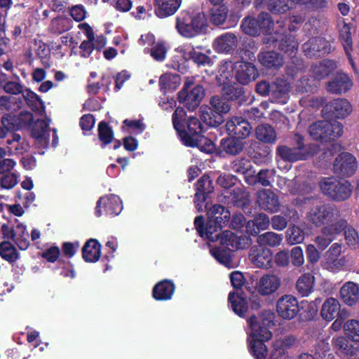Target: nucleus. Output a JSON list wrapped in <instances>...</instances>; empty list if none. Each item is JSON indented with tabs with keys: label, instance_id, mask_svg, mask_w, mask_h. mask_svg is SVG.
Segmentation results:
<instances>
[{
	"label": "nucleus",
	"instance_id": "nucleus-27",
	"mask_svg": "<svg viewBox=\"0 0 359 359\" xmlns=\"http://www.w3.org/2000/svg\"><path fill=\"white\" fill-rule=\"evenodd\" d=\"M290 84L282 78H277L272 82L271 97L273 102L285 104L289 97Z\"/></svg>",
	"mask_w": 359,
	"mask_h": 359
},
{
	"label": "nucleus",
	"instance_id": "nucleus-44",
	"mask_svg": "<svg viewBox=\"0 0 359 359\" xmlns=\"http://www.w3.org/2000/svg\"><path fill=\"white\" fill-rule=\"evenodd\" d=\"M180 76L177 74L166 73L159 79V87L164 93L172 92L180 85Z\"/></svg>",
	"mask_w": 359,
	"mask_h": 359
},
{
	"label": "nucleus",
	"instance_id": "nucleus-36",
	"mask_svg": "<svg viewBox=\"0 0 359 359\" xmlns=\"http://www.w3.org/2000/svg\"><path fill=\"white\" fill-rule=\"evenodd\" d=\"M182 0H155V14L160 18L172 15L180 6Z\"/></svg>",
	"mask_w": 359,
	"mask_h": 359
},
{
	"label": "nucleus",
	"instance_id": "nucleus-32",
	"mask_svg": "<svg viewBox=\"0 0 359 359\" xmlns=\"http://www.w3.org/2000/svg\"><path fill=\"white\" fill-rule=\"evenodd\" d=\"M225 203L231 204L237 208H245L249 204V199L246 193L239 187L231 190L224 191L222 193Z\"/></svg>",
	"mask_w": 359,
	"mask_h": 359
},
{
	"label": "nucleus",
	"instance_id": "nucleus-62",
	"mask_svg": "<svg viewBox=\"0 0 359 359\" xmlns=\"http://www.w3.org/2000/svg\"><path fill=\"white\" fill-rule=\"evenodd\" d=\"M210 104L211 107L216 109L218 112L224 116V114H227L231 108V105L229 101L226 100L222 95L212 96L210 99Z\"/></svg>",
	"mask_w": 359,
	"mask_h": 359
},
{
	"label": "nucleus",
	"instance_id": "nucleus-26",
	"mask_svg": "<svg viewBox=\"0 0 359 359\" xmlns=\"http://www.w3.org/2000/svg\"><path fill=\"white\" fill-rule=\"evenodd\" d=\"M175 284L170 279L158 282L152 289V297L156 301H168L172 299L175 291Z\"/></svg>",
	"mask_w": 359,
	"mask_h": 359
},
{
	"label": "nucleus",
	"instance_id": "nucleus-15",
	"mask_svg": "<svg viewBox=\"0 0 359 359\" xmlns=\"http://www.w3.org/2000/svg\"><path fill=\"white\" fill-rule=\"evenodd\" d=\"M276 311L283 319L292 320L299 313V304L294 296L285 294L278 299Z\"/></svg>",
	"mask_w": 359,
	"mask_h": 359
},
{
	"label": "nucleus",
	"instance_id": "nucleus-2",
	"mask_svg": "<svg viewBox=\"0 0 359 359\" xmlns=\"http://www.w3.org/2000/svg\"><path fill=\"white\" fill-rule=\"evenodd\" d=\"M208 27V20L203 12L194 14L182 11L176 18L175 28L184 38L191 39L205 34Z\"/></svg>",
	"mask_w": 359,
	"mask_h": 359
},
{
	"label": "nucleus",
	"instance_id": "nucleus-48",
	"mask_svg": "<svg viewBox=\"0 0 359 359\" xmlns=\"http://www.w3.org/2000/svg\"><path fill=\"white\" fill-rule=\"evenodd\" d=\"M255 136L260 142L274 143L276 140V132L270 125L261 124L255 129Z\"/></svg>",
	"mask_w": 359,
	"mask_h": 359
},
{
	"label": "nucleus",
	"instance_id": "nucleus-12",
	"mask_svg": "<svg viewBox=\"0 0 359 359\" xmlns=\"http://www.w3.org/2000/svg\"><path fill=\"white\" fill-rule=\"evenodd\" d=\"M352 111V105L345 98H337L327 103L322 109L323 116L328 119L344 118Z\"/></svg>",
	"mask_w": 359,
	"mask_h": 359
},
{
	"label": "nucleus",
	"instance_id": "nucleus-9",
	"mask_svg": "<svg viewBox=\"0 0 359 359\" xmlns=\"http://www.w3.org/2000/svg\"><path fill=\"white\" fill-rule=\"evenodd\" d=\"M265 43L278 50L283 52L290 57L296 54L299 43L295 37L291 34L276 33L265 39Z\"/></svg>",
	"mask_w": 359,
	"mask_h": 359
},
{
	"label": "nucleus",
	"instance_id": "nucleus-54",
	"mask_svg": "<svg viewBox=\"0 0 359 359\" xmlns=\"http://www.w3.org/2000/svg\"><path fill=\"white\" fill-rule=\"evenodd\" d=\"M313 278L309 273L302 275L296 283V289L302 297H307L313 291Z\"/></svg>",
	"mask_w": 359,
	"mask_h": 359
},
{
	"label": "nucleus",
	"instance_id": "nucleus-61",
	"mask_svg": "<svg viewBox=\"0 0 359 359\" xmlns=\"http://www.w3.org/2000/svg\"><path fill=\"white\" fill-rule=\"evenodd\" d=\"M305 237L304 231L300 227L292 225L286 231V239L288 243L295 245L304 241Z\"/></svg>",
	"mask_w": 359,
	"mask_h": 359
},
{
	"label": "nucleus",
	"instance_id": "nucleus-46",
	"mask_svg": "<svg viewBox=\"0 0 359 359\" xmlns=\"http://www.w3.org/2000/svg\"><path fill=\"white\" fill-rule=\"evenodd\" d=\"M183 57L187 60H191L198 67L210 65L212 62L211 58L208 55L194 48L185 50Z\"/></svg>",
	"mask_w": 359,
	"mask_h": 359
},
{
	"label": "nucleus",
	"instance_id": "nucleus-20",
	"mask_svg": "<svg viewBox=\"0 0 359 359\" xmlns=\"http://www.w3.org/2000/svg\"><path fill=\"white\" fill-rule=\"evenodd\" d=\"M221 94L229 102L241 106L248 101L245 88L236 83H224L222 85Z\"/></svg>",
	"mask_w": 359,
	"mask_h": 359
},
{
	"label": "nucleus",
	"instance_id": "nucleus-53",
	"mask_svg": "<svg viewBox=\"0 0 359 359\" xmlns=\"http://www.w3.org/2000/svg\"><path fill=\"white\" fill-rule=\"evenodd\" d=\"M318 306L315 302L302 301L299 304V315L302 320H314L318 314Z\"/></svg>",
	"mask_w": 359,
	"mask_h": 359
},
{
	"label": "nucleus",
	"instance_id": "nucleus-43",
	"mask_svg": "<svg viewBox=\"0 0 359 359\" xmlns=\"http://www.w3.org/2000/svg\"><path fill=\"white\" fill-rule=\"evenodd\" d=\"M0 256L4 260L11 264L20 259V253L10 241H4L0 243Z\"/></svg>",
	"mask_w": 359,
	"mask_h": 359
},
{
	"label": "nucleus",
	"instance_id": "nucleus-1",
	"mask_svg": "<svg viewBox=\"0 0 359 359\" xmlns=\"http://www.w3.org/2000/svg\"><path fill=\"white\" fill-rule=\"evenodd\" d=\"M187 112L182 107L176 108L172 116L174 129L182 144L189 147H196L205 154L215 150V143L203 135V128L200 120L194 116L186 120Z\"/></svg>",
	"mask_w": 359,
	"mask_h": 359
},
{
	"label": "nucleus",
	"instance_id": "nucleus-22",
	"mask_svg": "<svg viewBox=\"0 0 359 359\" xmlns=\"http://www.w3.org/2000/svg\"><path fill=\"white\" fill-rule=\"evenodd\" d=\"M234 69L235 78L242 85L250 83L258 76V71L252 62H237L234 65Z\"/></svg>",
	"mask_w": 359,
	"mask_h": 359
},
{
	"label": "nucleus",
	"instance_id": "nucleus-23",
	"mask_svg": "<svg viewBox=\"0 0 359 359\" xmlns=\"http://www.w3.org/2000/svg\"><path fill=\"white\" fill-rule=\"evenodd\" d=\"M246 141L227 135L219 141L218 151L229 156H236L241 154L245 149Z\"/></svg>",
	"mask_w": 359,
	"mask_h": 359
},
{
	"label": "nucleus",
	"instance_id": "nucleus-5",
	"mask_svg": "<svg viewBox=\"0 0 359 359\" xmlns=\"http://www.w3.org/2000/svg\"><path fill=\"white\" fill-rule=\"evenodd\" d=\"M309 133L313 140L328 142L343 135V125L337 121H318L309 126Z\"/></svg>",
	"mask_w": 359,
	"mask_h": 359
},
{
	"label": "nucleus",
	"instance_id": "nucleus-4",
	"mask_svg": "<svg viewBox=\"0 0 359 359\" xmlns=\"http://www.w3.org/2000/svg\"><path fill=\"white\" fill-rule=\"evenodd\" d=\"M232 287L236 291H231L228 296V302L233 312L240 317H245L248 312V306L242 287L245 283L243 274L238 271H234L229 276Z\"/></svg>",
	"mask_w": 359,
	"mask_h": 359
},
{
	"label": "nucleus",
	"instance_id": "nucleus-29",
	"mask_svg": "<svg viewBox=\"0 0 359 359\" xmlns=\"http://www.w3.org/2000/svg\"><path fill=\"white\" fill-rule=\"evenodd\" d=\"M250 258L252 263L259 268L269 269L272 266L273 253L268 248L260 247L252 249Z\"/></svg>",
	"mask_w": 359,
	"mask_h": 359
},
{
	"label": "nucleus",
	"instance_id": "nucleus-39",
	"mask_svg": "<svg viewBox=\"0 0 359 359\" xmlns=\"http://www.w3.org/2000/svg\"><path fill=\"white\" fill-rule=\"evenodd\" d=\"M200 111L203 123L210 127H218L224 121V116L211 107L203 106Z\"/></svg>",
	"mask_w": 359,
	"mask_h": 359
},
{
	"label": "nucleus",
	"instance_id": "nucleus-55",
	"mask_svg": "<svg viewBox=\"0 0 359 359\" xmlns=\"http://www.w3.org/2000/svg\"><path fill=\"white\" fill-rule=\"evenodd\" d=\"M347 227V221L340 219L335 222L327 224L321 229V233L330 237L333 241L337 235H339Z\"/></svg>",
	"mask_w": 359,
	"mask_h": 359
},
{
	"label": "nucleus",
	"instance_id": "nucleus-45",
	"mask_svg": "<svg viewBox=\"0 0 359 359\" xmlns=\"http://www.w3.org/2000/svg\"><path fill=\"white\" fill-rule=\"evenodd\" d=\"M229 13V8L226 5L215 6L209 11L210 21L215 26L224 25L227 20Z\"/></svg>",
	"mask_w": 359,
	"mask_h": 359
},
{
	"label": "nucleus",
	"instance_id": "nucleus-50",
	"mask_svg": "<svg viewBox=\"0 0 359 359\" xmlns=\"http://www.w3.org/2000/svg\"><path fill=\"white\" fill-rule=\"evenodd\" d=\"M283 239V234L273 231H267L257 236V242L260 246L276 248L279 246Z\"/></svg>",
	"mask_w": 359,
	"mask_h": 359
},
{
	"label": "nucleus",
	"instance_id": "nucleus-30",
	"mask_svg": "<svg viewBox=\"0 0 359 359\" xmlns=\"http://www.w3.org/2000/svg\"><path fill=\"white\" fill-rule=\"evenodd\" d=\"M297 217L298 212L295 209L286 207L281 211L280 214L271 217L270 224L273 229L283 231L287 226L289 221Z\"/></svg>",
	"mask_w": 359,
	"mask_h": 359
},
{
	"label": "nucleus",
	"instance_id": "nucleus-56",
	"mask_svg": "<svg viewBox=\"0 0 359 359\" xmlns=\"http://www.w3.org/2000/svg\"><path fill=\"white\" fill-rule=\"evenodd\" d=\"M249 351L255 359H266L268 349L264 341L260 339H251L249 343Z\"/></svg>",
	"mask_w": 359,
	"mask_h": 359
},
{
	"label": "nucleus",
	"instance_id": "nucleus-63",
	"mask_svg": "<svg viewBox=\"0 0 359 359\" xmlns=\"http://www.w3.org/2000/svg\"><path fill=\"white\" fill-rule=\"evenodd\" d=\"M144 53H150V55L154 60L161 62L165 58L167 48L164 42L158 41L157 43H154V46L151 48H145Z\"/></svg>",
	"mask_w": 359,
	"mask_h": 359
},
{
	"label": "nucleus",
	"instance_id": "nucleus-37",
	"mask_svg": "<svg viewBox=\"0 0 359 359\" xmlns=\"http://www.w3.org/2000/svg\"><path fill=\"white\" fill-rule=\"evenodd\" d=\"M339 39L344 47L346 55L351 67L355 69V65L351 56L353 50V41L351 33V25L343 22V25L339 29Z\"/></svg>",
	"mask_w": 359,
	"mask_h": 359
},
{
	"label": "nucleus",
	"instance_id": "nucleus-25",
	"mask_svg": "<svg viewBox=\"0 0 359 359\" xmlns=\"http://www.w3.org/2000/svg\"><path fill=\"white\" fill-rule=\"evenodd\" d=\"M238 46V38L236 34L226 32L217 37L213 43L215 50L219 53H232Z\"/></svg>",
	"mask_w": 359,
	"mask_h": 359
},
{
	"label": "nucleus",
	"instance_id": "nucleus-8",
	"mask_svg": "<svg viewBox=\"0 0 359 359\" xmlns=\"http://www.w3.org/2000/svg\"><path fill=\"white\" fill-rule=\"evenodd\" d=\"M340 217L339 210L330 203H320L311 208L307 214L309 221L320 227L337 220Z\"/></svg>",
	"mask_w": 359,
	"mask_h": 359
},
{
	"label": "nucleus",
	"instance_id": "nucleus-41",
	"mask_svg": "<svg viewBox=\"0 0 359 359\" xmlns=\"http://www.w3.org/2000/svg\"><path fill=\"white\" fill-rule=\"evenodd\" d=\"M276 156L284 162L294 163L300 161H306L302 154H299L292 147L279 145L276 148Z\"/></svg>",
	"mask_w": 359,
	"mask_h": 359
},
{
	"label": "nucleus",
	"instance_id": "nucleus-38",
	"mask_svg": "<svg viewBox=\"0 0 359 359\" xmlns=\"http://www.w3.org/2000/svg\"><path fill=\"white\" fill-rule=\"evenodd\" d=\"M359 297V287L353 282L348 281L340 289V297L342 302L350 306L355 305Z\"/></svg>",
	"mask_w": 359,
	"mask_h": 359
},
{
	"label": "nucleus",
	"instance_id": "nucleus-11",
	"mask_svg": "<svg viewBox=\"0 0 359 359\" xmlns=\"http://www.w3.org/2000/svg\"><path fill=\"white\" fill-rule=\"evenodd\" d=\"M122 210V201L119 196L109 194L98 199L95 208V215L97 217H100L103 214L109 217H115L119 215Z\"/></svg>",
	"mask_w": 359,
	"mask_h": 359
},
{
	"label": "nucleus",
	"instance_id": "nucleus-24",
	"mask_svg": "<svg viewBox=\"0 0 359 359\" xmlns=\"http://www.w3.org/2000/svg\"><path fill=\"white\" fill-rule=\"evenodd\" d=\"M280 278L278 276L265 274L257 283L256 290L262 296L271 295L280 287Z\"/></svg>",
	"mask_w": 359,
	"mask_h": 359
},
{
	"label": "nucleus",
	"instance_id": "nucleus-7",
	"mask_svg": "<svg viewBox=\"0 0 359 359\" xmlns=\"http://www.w3.org/2000/svg\"><path fill=\"white\" fill-rule=\"evenodd\" d=\"M204 96L203 86L195 84L193 79L187 78L182 90L177 93V100L188 110L194 111L198 107Z\"/></svg>",
	"mask_w": 359,
	"mask_h": 359
},
{
	"label": "nucleus",
	"instance_id": "nucleus-33",
	"mask_svg": "<svg viewBox=\"0 0 359 359\" xmlns=\"http://www.w3.org/2000/svg\"><path fill=\"white\" fill-rule=\"evenodd\" d=\"M205 209L207 211L208 219H213L223 226H226L229 224L231 219V213L224 206L215 204L208 208V203H206Z\"/></svg>",
	"mask_w": 359,
	"mask_h": 359
},
{
	"label": "nucleus",
	"instance_id": "nucleus-60",
	"mask_svg": "<svg viewBox=\"0 0 359 359\" xmlns=\"http://www.w3.org/2000/svg\"><path fill=\"white\" fill-rule=\"evenodd\" d=\"M258 26L260 33L264 34H271V31L273 27V20L271 15L266 12H261L257 17Z\"/></svg>",
	"mask_w": 359,
	"mask_h": 359
},
{
	"label": "nucleus",
	"instance_id": "nucleus-21",
	"mask_svg": "<svg viewBox=\"0 0 359 359\" xmlns=\"http://www.w3.org/2000/svg\"><path fill=\"white\" fill-rule=\"evenodd\" d=\"M353 87L349 76L344 72H337L326 83L327 90L335 95L346 93Z\"/></svg>",
	"mask_w": 359,
	"mask_h": 359
},
{
	"label": "nucleus",
	"instance_id": "nucleus-57",
	"mask_svg": "<svg viewBox=\"0 0 359 359\" xmlns=\"http://www.w3.org/2000/svg\"><path fill=\"white\" fill-rule=\"evenodd\" d=\"M345 337L351 341L359 342V320L351 319L343 325Z\"/></svg>",
	"mask_w": 359,
	"mask_h": 359
},
{
	"label": "nucleus",
	"instance_id": "nucleus-17",
	"mask_svg": "<svg viewBox=\"0 0 359 359\" xmlns=\"http://www.w3.org/2000/svg\"><path fill=\"white\" fill-rule=\"evenodd\" d=\"M257 203L262 210L270 213L278 212L280 208L278 196L267 189H263L257 193Z\"/></svg>",
	"mask_w": 359,
	"mask_h": 359
},
{
	"label": "nucleus",
	"instance_id": "nucleus-52",
	"mask_svg": "<svg viewBox=\"0 0 359 359\" xmlns=\"http://www.w3.org/2000/svg\"><path fill=\"white\" fill-rule=\"evenodd\" d=\"M334 67V62L330 60H324L319 64L312 67L313 74L315 79L321 80L328 76Z\"/></svg>",
	"mask_w": 359,
	"mask_h": 359
},
{
	"label": "nucleus",
	"instance_id": "nucleus-14",
	"mask_svg": "<svg viewBox=\"0 0 359 359\" xmlns=\"http://www.w3.org/2000/svg\"><path fill=\"white\" fill-rule=\"evenodd\" d=\"M358 168L356 158L348 152L339 154L334 162V171L342 177L354 175Z\"/></svg>",
	"mask_w": 359,
	"mask_h": 359
},
{
	"label": "nucleus",
	"instance_id": "nucleus-3",
	"mask_svg": "<svg viewBox=\"0 0 359 359\" xmlns=\"http://www.w3.org/2000/svg\"><path fill=\"white\" fill-rule=\"evenodd\" d=\"M242 240L232 231L225 230L222 231L219 245L210 249V254L218 262L228 266L232 261V252L245 248Z\"/></svg>",
	"mask_w": 359,
	"mask_h": 359
},
{
	"label": "nucleus",
	"instance_id": "nucleus-6",
	"mask_svg": "<svg viewBox=\"0 0 359 359\" xmlns=\"http://www.w3.org/2000/svg\"><path fill=\"white\" fill-rule=\"evenodd\" d=\"M319 186L323 194L334 201L347 200L353 191V186L348 180H337L334 177L324 178Z\"/></svg>",
	"mask_w": 359,
	"mask_h": 359
},
{
	"label": "nucleus",
	"instance_id": "nucleus-18",
	"mask_svg": "<svg viewBox=\"0 0 359 359\" xmlns=\"http://www.w3.org/2000/svg\"><path fill=\"white\" fill-rule=\"evenodd\" d=\"M341 253V246L339 243H333L325 255L322 266L331 272L339 271L345 265V258H339Z\"/></svg>",
	"mask_w": 359,
	"mask_h": 359
},
{
	"label": "nucleus",
	"instance_id": "nucleus-10",
	"mask_svg": "<svg viewBox=\"0 0 359 359\" xmlns=\"http://www.w3.org/2000/svg\"><path fill=\"white\" fill-rule=\"evenodd\" d=\"M194 226L198 235L201 238H205L210 242H215L221 240L223 226L217 223L213 219L208 218L205 225L204 217L198 215L194 219Z\"/></svg>",
	"mask_w": 359,
	"mask_h": 359
},
{
	"label": "nucleus",
	"instance_id": "nucleus-35",
	"mask_svg": "<svg viewBox=\"0 0 359 359\" xmlns=\"http://www.w3.org/2000/svg\"><path fill=\"white\" fill-rule=\"evenodd\" d=\"M260 64L268 69H278L283 65V57L274 50L260 52L258 55Z\"/></svg>",
	"mask_w": 359,
	"mask_h": 359
},
{
	"label": "nucleus",
	"instance_id": "nucleus-51",
	"mask_svg": "<svg viewBox=\"0 0 359 359\" xmlns=\"http://www.w3.org/2000/svg\"><path fill=\"white\" fill-rule=\"evenodd\" d=\"M72 28V21L65 17L55 18L51 20L48 27L50 33L54 35H60L69 31Z\"/></svg>",
	"mask_w": 359,
	"mask_h": 359
},
{
	"label": "nucleus",
	"instance_id": "nucleus-42",
	"mask_svg": "<svg viewBox=\"0 0 359 359\" xmlns=\"http://www.w3.org/2000/svg\"><path fill=\"white\" fill-rule=\"evenodd\" d=\"M346 337L340 336L332 339V345L341 354L350 358L357 355L359 348L351 344Z\"/></svg>",
	"mask_w": 359,
	"mask_h": 359
},
{
	"label": "nucleus",
	"instance_id": "nucleus-31",
	"mask_svg": "<svg viewBox=\"0 0 359 359\" xmlns=\"http://www.w3.org/2000/svg\"><path fill=\"white\" fill-rule=\"evenodd\" d=\"M292 142V147L306 160L316 154L319 150L318 146L316 144L306 143L304 136L299 133L294 135Z\"/></svg>",
	"mask_w": 359,
	"mask_h": 359
},
{
	"label": "nucleus",
	"instance_id": "nucleus-59",
	"mask_svg": "<svg viewBox=\"0 0 359 359\" xmlns=\"http://www.w3.org/2000/svg\"><path fill=\"white\" fill-rule=\"evenodd\" d=\"M231 170L238 174H248L251 168H253L251 161L245 157H239L235 158L231 163Z\"/></svg>",
	"mask_w": 359,
	"mask_h": 359
},
{
	"label": "nucleus",
	"instance_id": "nucleus-16",
	"mask_svg": "<svg viewBox=\"0 0 359 359\" xmlns=\"http://www.w3.org/2000/svg\"><path fill=\"white\" fill-rule=\"evenodd\" d=\"M196 193L194 194V203L198 212L203 211V203L209 198V195L214 191L212 181L208 175H203L195 184Z\"/></svg>",
	"mask_w": 359,
	"mask_h": 359
},
{
	"label": "nucleus",
	"instance_id": "nucleus-47",
	"mask_svg": "<svg viewBox=\"0 0 359 359\" xmlns=\"http://www.w3.org/2000/svg\"><path fill=\"white\" fill-rule=\"evenodd\" d=\"M97 135L99 140L101 142L102 149L113 142L114 140V133L112 128L104 121H102L98 123Z\"/></svg>",
	"mask_w": 359,
	"mask_h": 359
},
{
	"label": "nucleus",
	"instance_id": "nucleus-40",
	"mask_svg": "<svg viewBox=\"0 0 359 359\" xmlns=\"http://www.w3.org/2000/svg\"><path fill=\"white\" fill-rule=\"evenodd\" d=\"M340 307L341 305L337 299L330 297L324 302L320 310V316L324 320L332 321L335 317L341 316Z\"/></svg>",
	"mask_w": 359,
	"mask_h": 359
},
{
	"label": "nucleus",
	"instance_id": "nucleus-64",
	"mask_svg": "<svg viewBox=\"0 0 359 359\" xmlns=\"http://www.w3.org/2000/svg\"><path fill=\"white\" fill-rule=\"evenodd\" d=\"M61 250L57 246H51L46 249L41 254V257L45 259L48 262L54 263L58 260L59 264H65V261L60 259Z\"/></svg>",
	"mask_w": 359,
	"mask_h": 359
},
{
	"label": "nucleus",
	"instance_id": "nucleus-13",
	"mask_svg": "<svg viewBox=\"0 0 359 359\" xmlns=\"http://www.w3.org/2000/svg\"><path fill=\"white\" fill-rule=\"evenodd\" d=\"M225 128L227 135L244 141H246L252 132V127L248 119L238 116L227 119Z\"/></svg>",
	"mask_w": 359,
	"mask_h": 359
},
{
	"label": "nucleus",
	"instance_id": "nucleus-34",
	"mask_svg": "<svg viewBox=\"0 0 359 359\" xmlns=\"http://www.w3.org/2000/svg\"><path fill=\"white\" fill-rule=\"evenodd\" d=\"M102 245L95 238L88 239L82 248V257L86 262L95 263L101 256Z\"/></svg>",
	"mask_w": 359,
	"mask_h": 359
},
{
	"label": "nucleus",
	"instance_id": "nucleus-58",
	"mask_svg": "<svg viewBox=\"0 0 359 359\" xmlns=\"http://www.w3.org/2000/svg\"><path fill=\"white\" fill-rule=\"evenodd\" d=\"M243 33L252 36H257L260 34L257 18L252 16L245 17L241 25Z\"/></svg>",
	"mask_w": 359,
	"mask_h": 359
},
{
	"label": "nucleus",
	"instance_id": "nucleus-28",
	"mask_svg": "<svg viewBox=\"0 0 359 359\" xmlns=\"http://www.w3.org/2000/svg\"><path fill=\"white\" fill-rule=\"evenodd\" d=\"M270 225V219L265 213L260 212L254 215L253 219L247 222L245 232L249 236H258L261 231H264Z\"/></svg>",
	"mask_w": 359,
	"mask_h": 359
},
{
	"label": "nucleus",
	"instance_id": "nucleus-19",
	"mask_svg": "<svg viewBox=\"0 0 359 359\" xmlns=\"http://www.w3.org/2000/svg\"><path fill=\"white\" fill-rule=\"evenodd\" d=\"M302 48L308 57H320L330 53V46L323 37H312L303 44Z\"/></svg>",
	"mask_w": 359,
	"mask_h": 359
},
{
	"label": "nucleus",
	"instance_id": "nucleus-49",
	"mask_svg": "<svg viewBox=\"0 0 359 359\" xmlns=\"http://www.w3.org/2000/svg\"><path fill=\"white\" fill-rule=\"evenodd\" d=\"M15 237L13 241L22 250H27L29 245V233L27 231L26 226L22 223H18L15 226Z\"/></svg>",
	"mask_w": 359,
	"mask_h": 359
}]
</instances>
